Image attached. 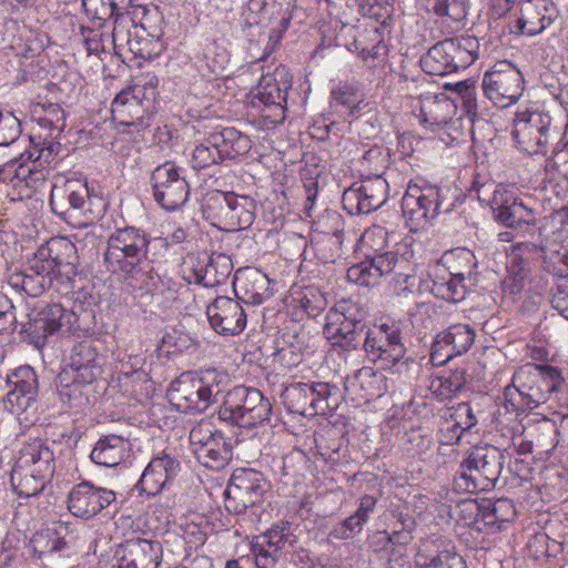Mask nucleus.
Returning <instances> with one entry per match:
<instances>
[{
	"label": "nucleus",
	"instance_id": "1",
	"mask_svg": "<svg viewBox=\"0 0 568 568\" xmlns=\"http://www.w3.org/2000/svg\"><path fill=\"white\" fill-rule=\"evenodd\" d=\"M150 245L151 237L143 230L134 226L116 229L108 237L103 253L106 268L122 276L123 282L133 291L153 293L160 277L150 264Z\"/></svg>",
	"mask_w": 568,
	"mask_h": 568
},
{
	"label": "nucleus",
	"instance_id": "2",
	"mask_svg": "<svg viewBox=\"0 0 568 568\" xmlns=\"http://www.w3.org/2000/svg\"><path fill=\"white\" fill-rule=\"evenodd\" d=\"M564 378L557 367L527 363L515 371L511 384L504 389V406L516 417L537 408L557 392Z\"/></svg>",
	"mask_w": 568,
	"mask_h": 568
},
{
	"label": "nucleus",
	"instance_id": "3",
	"mask_svg": "<svg viewBox=\"0 0 568 568\" xmlns=\"http://www.w3.org/2000/svg\"><path fill=\"white\" fill-rule=\"evenodd\" d=\"M230 383V375L216 368L200 372L196 375L182 374L168 389V398L178 410L204 412L216 402Z\"/></svg>",
	"mask_w": 568,
	"mask_h": 568
},
{
	"label": "nucleus",
	"instance_id": "4",
	"mask_svg": "<svg viewBox=\"0 0 568 568\" xmlns=\"http://www.w3.org/2000/svg\"><path fill=\"white\" fill-rule=\"evenodd\" d=\"M506 455L489 444L476 445L466 452L454 479L457 491L476 493L495 487L504 469Z\"/></svg>",
	"mask_w": 568,
	"mask_h": 568
},
{
	"label": "nucleus",
	"instance_id": "5",
	"mask_svg": "<svg viewBox=\"0 0 568 568\" xmlns=\"http://www.w3.org/2000/svg\"><path fill=\"white\" fill-rule=\"evenodd\" d=\"M271 400L263 393L243 385L229 390L219 409V418L243 428H254L270 422Z\"/></svg>",
	"mask_w": 568,
	"mask_h": 568
},
{
	"label": "nucleus",
	"instance_id": "6",
	"mask_svg": "<svg viewBox=\"0 0 568 568\" xmlns=\"http://www.w3.org/2000/svg\"><path fill=\"white\" fill-rule=\"evenodd\" d=\"M406 347L402 342L400 329L394 323H383L368 328L365 339V353L372 362H382V365L394 374L403 375L409 372L415 361L406 355Z\"/></svg>",
	"mask_w": 568,
	"mask_h": 568
},
{
	"label": "nucleus",
	"instance_id": "7",
	"mask_svg": "<svg viewBox=\"0 0 568 568\" xmlns=\"http://www.w3.org/2000/svg\"><path fill=\"white\" fill-rule=\"evenodd\" d=\"M254 207V201L250 196L216 191L206 199L203 214L219 230L235 232L253 223Z\"/></svg>",
	"mask_w": 568,
	"mask_h": 568
},
{
	"label": "nucleus",
	"instance_id": "8",
	"mask_svg": "<svg viewBox=\"0 0 568 568\" xmlns=\"http://www.w3.org/2000/svg\"><path fill=\"white\" fill-rule=\"evenodd\" d=\"M513 138L517 148L527 154H546L548 145L560 140L558 128L548 112L527 109L516 113Z\"/></svg>",
	"mask_w": 568,
	"mask_h": 568
},
{
	"label": "nucleus",
	"instance_id": "9",
	"mask_svg": "<svg viewBox=\"0 0 568 568\" xmlns=\"http://www.w3.org/2000/svg\"><path fill=\"white\" fill-rule=\"evenodd\" d=\"M477 49L478 42L473 37L448 38L434 44L422 57L420 65L428 74H450L474 63Z\"/></svg>",
	"mask_w": 568,
	"mask_h": 568
},
{
	"label": "nucleus",
	"instance_id": "10",
	"mask_svg": "<svg viewBox=\"0 0 568 568\" xmlns=\"http://www.w3.org/2000/svg\"><path fill=\"white\" fill-rule=\"evenodd\" d=\"M450 210L445 205V195L434 185H408L403 199L402 211L410 231L417 232L429 224L439 213Z\"/></svg>",
	"mask_w": 568,
	"mask_h": 568
},
{
	"label": "nucleus",
	"instance_id": "11",
	"mask_svg": "<svg viewBox=\"0 0 568 568\" xmlns=\"http://www.w3.org/2000/svg\"><path fill=\"white\" fill-rule=\"evenodd\" d=\"M408 267L407 261L398 257L397 253L385 252L351 266L346 277L361 286H374L378 284L381 277L394 273L395 281L403 280L406 284L405 288H408L415 281L413 275L405 272Z\"/></svg>",
	"mask_w": 568,
	"mask_h": 568
},
{
	"label": "nucleus",
	"instance_id": "12",
	"mask_svg": "<svg viewBox=\"0 0 568 568\" xmlns=\"http://www.w3.org/2000/svg\"><path fill=\"white\" fill-rule=\"evenodd\" d=\"M11 389L4 398L6 408L21 422L33 423L38 410V376L31 366H20L8 376Z\"/></svg>",
	"mask_w": 568,
	"mask_h": 568
},
{
	"label": "nucleus",
	"instance_id": "13",
	"mask_svg": "<svg viewBox=\"0 0 568 568\" xmlns=\"http://www.w3.org/2000/svg\"><path fill=\"white\" fill-rule=\"evenodd\" d=\"M78 260L77 247L70 240L52 237L34 253V267L63 283L75 276Z\"/></svg>",
	"mask_w": 568,
	"mask_h": 568
},
{
	"label": "nucleus",
	"instance_id": "14",
	"mask_svg": "<svg viewBox=\"0 0 568 568\" xmlns=\"http://www.w3.org/2000/svg\"><path fill=\"white\" fill-rule=\"evenodd\" d=\"M481 87L495 105L506 108L523 95L524 77L511 62L503 60L484 73Z\"/></svg>",
	"mask_w": 568,
	"mask_h": 568
},
{
	"label": "nucleus",
	"instance_id": "15",
	"mask_svg": "<svg viewBox=\"0 0 568 568\" xmlns=\"http://www.w3.org/2000/svg\"><path fill=\"white\" fill-rule=\"evenodd\" d=\"M267 489L268 484L262 473L252 468H237L224 491L225 508L229 513L242 514L262 501Z\"/></svg>",
	"mask_w": 568,
	"mask_h": 568
},
{
	"label": "nucleus",
	"instance_id": "16",
	"mask_svg": "<svg viewBox=\"0 0 568 568\" xmlns=\"http://www.w3.org/2000/svg\"><path fill=\"white\" fill-rule=\"evenodd\" d=\"M154 88L139 87L122 90L113 100L112 119L119 125L134 126L140 130L146 123L153 108Z\"/></svg>",
	"mask_w": 568,
	"mask_h": 568
},
{
	"label": "nucleus",
	"instance_id": "17",
	"mask_svg": "<svg viewBox=\"0 0 568 568\" xmlns=\"http://www.w3.org/2000/svg\"><path fill=\"white\" fill-rule=\"evenodd\" d=\"M111 37L114 53L122 59L129 54L143 60L158 55L159 41L145 34V29L134 24L130 18H118Z\"/></svg>",
	"mask_w": 568,
	"mask_h": 568
},
{
	"label": "nucleus",
	"instance_id": "18",
	"mask_svg": "<svg viewBox=\"0 0 568 568\" xmlns=\"http://www.w3.org/2000/svg\"><path fill=\"white\" fill-rule=\"evenodd\" d=\"M77 320L75 313L65 310L60 304H48L30 315L27 323L21 324V332L28 335L37 348H41L49 335L59 331L70 332Z\"/></svg>",
	"mask_w": 568,
	"mask_h": 568
},
{
	"label": "nucleus",
	"instance_id": "19",
	"mask_svg": "<svg viewBox=\"0 0 568 568\" xmlns=\"http://www.w3.org/2000/svg\"><path fill=\"white\" fill-rule=\"evenodd\" d=\"M150 181L155 202L166 211L181 207L189 199L190 185L172 162L158 165L152 171Z\"/></svg>",
	"mask_w": 568,
	"mask_h": 568
},
{
	"label": "nucleus",
	"instance_id": "20",
	"mask_svg": "<svg viewBox=\"0 0 568 568\" xmlns=\"http://www.w3.org/2000/svg\"><path fill=\"white\" fill-rule=\"evenodd\" d=\"M37 124L39 130L30 136V142L41 161H53L61 150L57 139L65 128L64 110L59 104H49L44 108V114L38 118Z\"/></svg>",
	"mask_w": 568,
	"mask_h": 568
},
{
	"label": "nucleus",
	"instance_id": "21",
	"mask_svg": "<svg viewBox=\"0 0 568 568\" xmlns=\"http://www.w3.org/2000/svg\"><path fill=\"white\" fill-rule=\"evenodd\" d=\"M388 183L381 175L354 183L344 191L342 203L352 215L368 214L379 209L387 200Z\"/></svg>",
	"mask_w": 568,
	"mask_h": 568
},
{
	"label": "nucleus",
	"instance_id": "22",
	"mask_svg": "<svg viewBox=\"0 0 568 568\" xmlns=\"http://www.w3.org/2000/svg\"><path fill=\"white\" fill-rule=\"evenodd\" d=\"M233 263L224 253H212L203 257H189L184 263V278L205 287L224 283L231 275Z\"/></svg>",
	"mask_w": 568,
	"mask_h": 568
},
{
	"label": "nucleus",
	"instance_id": "23",
	"mask_svg": "<svg viewBox=\"0 0 568 568\" xmlns=\"http://www.w3.org/2000/svg\"><path fill=\"white\" fill-rule=\"evenodd\" d=\"M292 87V75L285 67H278L272 73L263 74L255 88L254 98L266 106L273 108V122L285 119L287 92Z\"/></svg>",
	"mask_w": 568,
	"mask_h": 568
},
{
	"label": "nucleus",
	"instance_id": "24",
	"mask_svg": "<svg viewBox=\"0 0 568 568\" xmlns=\"http://www.w3.org/2000/svg\"><path fill=\"white\" fill-rule=\"evenodd\" d=\"M206 316L214 332L223 336L241 334L247 322L242 304L229 296H217L206 307Z\"/></svg>",
	"mask_w": 568,
	"mask_h": 568
},
{
	"label": "nucleus",
	"instance_id": "25",
	"mask_svg": "<svg viewBox=\"0 0 568 568\" xmlns=\"http://www.w3.org/2000/svg\"><path fill=\"white\" fill-rule=\"evenodd\" d=\"M115 500V493L111 489L94 486L84 480L75 485L68 497V508L72 515L89 519Z\"/></svg>",
	"mask_w": 568,
	"mask_h": 568
},
{
	"label": "nucleus",
	"instance_id": "26",
	"mask_svg": "<svg viewBox=\"0 0 568 568\" xmlns=\"http://www.w3.org/2000/svg\"><path fill=\"white\" fill-rule=\"evenodd\" d=\"M113 559L116 568H158L162 560V546L159 541L131 539L121 544Z\"/></svg>",
	"mask_w": 568,
	"mask_h": 568
},
{
	"label": "nucleus",
	"instance_id": "27",
	"mask_svg": "<svg viewBox=\"0 0 568 568\" xmlns=\"http://www.w3.org/2000/svg\"><path fill=\"white\" fill-rule=\"evenodd\" d=\"M180 470V460L171 454L162 453L150 460L135 488L140 494L155 496L171 485Z\"/></svg>",
	"mask_w": 568,
	"mask_h": 568
},
{
	"label": "nucleus",
	"instance_id": "28",
	"mask_svg": "<svg viewBox=\"0 0 568 568\" xmlns=\"http://www.w3.org/2000/svg\"><path fill=\"white\" fill-rule=\"evenodd\" d=\"M458 261L465 263V270H459L457 266H452L450 278L446 283L435 284L437 295L442 298L454 303L462 302L467 292L476 285V267L477 260L470 250H458Z\"/></svg>",
	"mask_w": 568,
	"mask_h": 568
},
{
	"label": "nucleus",
	"instance_id": "29",
	"mask_svg": "<svg viewBox=\"0 0 568 568\" xmlns=\"http://www.w3.org/2000/svg\"><path fill=\"white\" fill-rule=\"evenodd\" d=\"M296 542V536L291 531V524L281 521L273 525L262 536L257 537L253 544V550L256 555V566L267 568L274 566L277 556L286 547H293Z\"/></svg>",
	"mask_w": 568,
	"mask_h": 568
},
{
	"label": "nucleus",
	"instance_id": "30",
	"mask_svg": "<svg viewBox=\"0 0 568 568\" xmlns=\"http://www.w3.org/2000/svg\"><path fill=\"white\" fill-rule=\"evenodd\" d=\"M557 18L558 11L551 0H526L520 4L516 32L525 36L539 34Z\"/></svg>",
	"mask_w": 568,
	"mask_h": 568
},
{
	"label": "nucleus",
	"instance_id": "31",
	"mask_svg": "<svg viewBox=\"0 0 568 568\" xmlns=\"http://www.w3.org/2000/svg\"><path fill=\"white\" fill-rule=\"evenodd\" d=\"M88 201V185L78 180L67 181L61 186L54 185L50 195L52 211L63 219L71 216L72 212L80 211L85 213L89 211L85 207Z\"/></svg>",
	"mask_w": 568,
	"mask_h": 568
},
{
	"label": "nucleus",
	"instance_id": "32",
	"mask_svg": "<svg viewBox=\"0 0 568 568\" xmlns=\"http://www.w3.org/2000/svg\"><path fill=\"white\" fill-rule=\"evenodd\" d=\"M99 342L83 339L77 343L70 352V373H77L87 382H95L100 375Z\"/></svg>",
	"mask_w": 568,
	"mask_h": 568
},
{
	"label": "nucleus",
	"instance_id": "33",
	"mask_svg": "<svg viewBox=\"0 0 568 568\" xmlns=\"http://www.w3.org/2000/svg\"><path fill=\"white\" fill-rule=\"evenodd\" d=\"M367 329L358 310L349 303L342 301L327 314V322L324 325L323 333L325 336H334L336 334L362 333L367 332Z\"/></svg>",
	"mask_w": 568,
	"mask_h": 568
},
{
	"label": "nucleus",
	"instance_id": "34",
	"mask_svg": "<svg viewBox=\"0 0 568 568\" xmlns=\"http://www.w3.org/2000/svg\"><path fill=\"white\" fill-rule=\"evenodd\" d=\"M14 465L32 468L37 474L53 475L54 454L45 442L34 438L21 447Z\"/></svg>",
	"mask_w": 568,
	"mask_h": 568
},
{
	"label": "nucleus",
	"instance_id": "35",
	"mask_svg": "<svg viewBox=\"0 0 568 568\" xmlns=\"http://www.w3.org/2000/svg\"><path fill=\"white\" fill-rule=\"evenodd\" d=\"M58 394L61 402L71 408L80 409L89 404L94 382H87L79 374L64 371L59 375Z\"/></svg>",
	"mask_w": 568,
	"mask_h": 568
},
{
	"label": "nucleus",
	"instance_id": "36",
	"mask_svg": "<svg viewBox=\"0 0 568 568\" xmlns=\"http://www.w3.org/2000/svg\"><path fill=\"white\" fill-rule=\"evenodd\" d=\"M129 453V442L114 434L100 438L90 455L91 460L100 466L115 467L123 462Z\"/></svg>",
	"mask_w": 568,
	"mask_h": 568
},
{
	"label": "nucleus",
	"instance_id": "37",
	"mask_svg": "<svg viewBox=\"0 0 568 568\" xmlns=\"http://www.w3.org/2000/svg\"><path fill=\"white\" fill-rule=\"evenodd\" d=\"M501 196L503 194L494 191L491 200L494 216L499 223L506 227H518L523 224L535 223L534 213L530 209L516 200H513L510 203L507 201L503 202L500 200Z\"/></svg>",
	"mask_w": 568,
	"mask_h": 568
},
{
	"label": "nucleus",
	"instance_id": "38",
	"mask_svg": "<svg viewBox=\"0 0 568 568\" xmlns=\"http://www.w3.org/2000/svg\"><path fill=\"white\" fill-rule=\"evenodd\" d=\"M222 162L245 155L252 149L251 139L234 128L212 132Z\"/></svg>",
	"mask_w": 568,
	"mask_h": 568
},
{
	"label": "nucleus",
	"instance_id": "39",
	"mask_svg": "<svg viewBox=\"0 0 568 568\" xmlns=\"http://www.w3.org/2000/svg\"><path fill=\"white\" fill-rule=\"evenodd\" d=\"M268 277L257 270H250L241 276H236L234 286L241 293V298L252 305H260L267 296Z\"/></svg>",
	"mask_w": 568,
	"mask_h": 568
},
{
	"label": "nucleus",
	"instance_id": "40",
	"mask_svg": "<svg viewBox=\"0 0 568 568\" xmlns=\"http://www.w3.org/2000/svg\"><path fill=\"white\" fill-rule=\"evenodd\" d=\"M53 475L37 474L32 468L13 465L11 470V485L20 497L38 496L50 481Z\"/></svg>",
	"mask_w": 568,
	"mask_h": 568
},
{
	"label": "nucleus",
	"instance_id": "41",
	"mask_svg": "<svg viewBox=\"0 0 568 568\" xmlns=\"http://www.w3.org/2000/svg\"><path fill=\"white\" fill-rule=\"evenodd\" d=\"M366 333L336 334L326 338L331 342L332 351L343 357L346 363L358 364L363 351L365 352Z\"/></svg>",
	"mask_w": 568,
	"mask_h": 568
},
{
	"label": "nucleus",
	"instance_id": "42",
	"mask_svg": "<svg viewBox=\"0 0 568 568\" xmlns=\"http://www.w3.org/2000/svg\"><path fill=\"white\" fill-rule=\"evenodd\" d=\"M232 447L224 436H217V439L209 442L194 454L199 463L211 469L224 468L232 459Z\"/></svg>",
	"mask_w": 568,
	"mask_h": 568
},
{
	"label": "nucleus",
	"instance_id": "43",
	"mask_svg": "<svg viewBox=\"0 0 568 568\" xmlns=\"http://www.w3.org/2000/svg\"><path fill=\"white\" fill-rule=\"evenodd\" d=\"M313 397V408H311V415H328L335 412L341 403V389L336 385L328 383H310Z\"/></svg>",
	"mask_w": 568,
	"mask_h": 568
},
{
	"label": "nucleus",
	"instance_id": "44",
	"mask_svg": "<svg viewBox=\"0 0 568 568\" xmlns=\"http://www.w3.org/2000/svg\"><path fill=\"white\" fill-rule=\"evenodd\" d=\"M19 160L21 163L16 169L14 176L20 181H24L27 185L36 184L39 181H44V165L52 162L41 161L38 158L37 150L33 148V143H31V148L29 150L20 154Z\"/></svg>",
	"mask_w": 568,
	"mask_h": 568
},
{
	"label": "nucleus",
	"instance_id": "45",
	"mask_svg": "<svg viewBox=\"0 0 568 568\" xmlns=\"http://www.w3.org/2000/svg\"><path fill=\"white\" fill-rule=\"evenodd\" d=\"M416 568H467L464 558L453 549L418 551L415 557Z\"/></svg>",
	"mask_w": 568,
	"mask_h": 568
},
{
	"label": "nucleus",
	"instance_id": "46",
	"mask_svg": "<svg viewBox=\"0 0 568 568\" xmlns=\"http://www.w3.org/2000/svg\"><path fill=\"white\" fill-rule=\"evenodd\" d=\"M515 516V507L511 500L507 498L483 499L481 524L485 527H495L509 521Z\"/></svg>",
	"mask_w": 568,
	"mask_h": 568
},
{
	"label": "nucleus",
	"instance_id": "47",
	"mask_svg": "<svg viewBox=\"0 0 568 568\" xmlns=\"http://www.w3.org/2000/svg\"><path fill=\"white\" fill-rule=\"evenodd\" d=\"M442 333L457 356L469 351L476 336L474 328L466 323L452 324Z\"/></svg>",
	"mask_w": 568,
	"mask_h": 568
},
{
	"label": "nucleus",
	"instance_id": "48",
	"mask_svg": "<svg viewBox=\"0 0 568 568\" xmlns=\"http://www.w3.org/2000/svg\"><path fill=\"white\" fill-rule=\"evenodd\" d=\"M286 398L288 400V409L292 413L300 414L302 416H312L311 408L315 398L308 383H297L291 385L286 389Z\"/></svg>",
	"mask_w": 568,
	"mask_h": 568
},
{
	"label": "nucleus",
	"instance_id": "49",
	"mask_svg": "<svg viewBox=\"0 0 568 568\" xmlns=\"http://www.w3.org/2000/svg\"><path fill=\"white\" fill-rule=\"evenodd\" d=\"M220 153L216 150L212 133L197 143L192 153V166L195 170H202L222 162Z\"/></svg>",
	"mask_w": 568,
	"mask_h": 568
},
{
	"label": "nucleus",
	"instance_id": "50",
	"mask_svg": "<svg viewBox=\"0 0 568 568\" xmlns=\"http://www.w3.org/2000/svg\"><path fill=\"white\" fill-rule=\"evenodd\" d=\"M34 256L30 261V267L28 273H23L21 275V281L18 285L31 296H38L44 292V290L50 286L53 282V278L50 276V273H44L37 271L34 267Z\"/></svg>",
	"mask_w": 568,
	"mask_h": 568
},
{
	"label": "nucleus",
	"instance_id": "51",
	"mask_svg": "<svg viewBox=\"0 0 568 568\" xmlns=\"http://www.w3.org/2000/svg\"><path fill=\"white\" fill-rule=\"evenodd\" d=\"M426 7L439 17L462 21L467 16L466 0H426Z\"/></svg>",
	"mask_w": 568,
	"mask_h": 568
},
{
	"label": "nucleus",
	"instance_id": "52",
	"mask_svg": "<svg viewBox=\"0 0 568 568\" xmlns=\"http://www.w3.org/2000/svg\"><path fill=\"white\" fill-rule=\"evenodd\" d=\"M545 170L548 173L568 178V140H558L552 149L551 155L546 160Z\"/></svg>",
	"mask_w": 568,
	"mask_h": 568
},
{
	"label": "nucleus",
	"instance_id": "53",
	"mask_svg": "<svg viewBox=\"0 0 568 568\" xmlns=\"http://www.w3.org/2000/svg\"><path fill=\"white\" fill-rule=\"evenodd\" d=\"M217 436H223V434L215 428L213 423L209 419H201L190 430L189 438L193 454L199 452L202 446H206L209 442L217 439Z\"/></svg>",
	"mask_w": 568,
	"mask_h": 568
},
{
	"label": "nucleus",
	"instance_id": "54",
	"mask_svg": "<svg viewBox=\"0 0 568 568\" xmlns=\"http://www.w3.org/2000/svg\"><path fill=\"white\" fill-rule=\"evenodd\" d=\"M458 520L465 526L481 530L483 500L465 499L456 505Z\"/></svg>",
	"mask_w": 568,
	"mask_h": 568
},
{
	"label": "nucleus",
	"instance_id": "55",
	"mask_svg": "<svg viewBox=\"0 0 568 568\" xmlns=\"http://www.w3.org/2000/svg\"><path fill=\"white\" fill-rule=\"evenodd\" d=\"M20 134V120L12 112L0 110V146L13 144Z\"/></svg>",
	"mask_w": 568,
	"mask_h": 568
},
{
	"label": "nucleus",
	"instance_id": "56",
	"mask_svg": "<svg viewBox=\"0 0 568 568\" xmlns=\"http://www.w3.org/2000/svg\"><path fill=\"white\" fill-rule=\"evenodd\" d=\"M359 101L357 91L352 85H339L331 92V106L336 111H349L356 106Z\"/></svg>",
	"mask_w": 568,
	"mask_h": 568
},
{
	"label": "nucleus",
	"instance_id": "57",
	"mask_svg": "<svg viewBox=\"0 0 568 568\" xmlns=\"http://www.w3.org/2000/svg\"><path fill=\"white\" fill-rule=\"evenodd\" d=\"M87 13L92 14L98 20H109L114 18H125L119 12V7L111 0H82Z\"/></svg>",
	"mask_w": 568,
	"mask_h": 568
},
{
	"label": "nucleus",
	"instance_id": "58",
	"mask_svg": "<svg viewBox=\"0 0 568 568\" xmlns=\"http://www.w3.org/2000/svg\"><path fill=\"white\" fill-rule=\"evenodd\" d=\"M457 93L460 95L463 108L471 121L480 115L479 104L477 101L476 87L474 82H458L455 85Z\"/></svg>",
	"mask_w": 568,
	"mask_h": 568
},
{
	"label": "nucleus",
	"instance_id": "59",
	"mask_svg": "<svg viewBox=\"0 0 568 568\" xmlns=\"http://www.w3.org/2000/svg\"><path fill=\"white\" fill-rule=\"evenodd\" d=\"M203 58L206 60L210 71L219 75L225 69L227 57L224 50L219 51V45L215 40H207L203 48Z\"/></svg>",
	"mask_w": 568,
	"mask_h": 568
},
{
	"label": "nucleus",
	"instance_id": "60",
	"mask_svg": "<svg viewBox=\"0 0 568 568\" xmlns=\"http://www.w3.org/2000/svg\"><path fill=\"white\" fill-rule=\"evenodd\" d=\"M457 356L447 339L443 337V333H438L430 348V362L434 366H442L449 359Z\"/></svg>",
	"mask_w": 568,
	"mask_h": 568
},
{
	"label": "nucleus",
	"instance_id": "61",
	"mask_svg": "<svg viewBox=\"0 0 568 568\" xmlns=\"http://www.w3.org/2000/svg\"><path fill=\"white\" fill-rule=\"evenodd\" d=\"M18 324L11 300L0 293V334L16 331Z\"/></svg>",
	"mask_w": 568,
	"mask_h": 568
},
{
	"label": "nucleus",
	"instance_id": "62",
	"mask_svg": "<svg viewBox=\"0 0 568 568\" xmlns=\"http://www.w3.org/2000/svg\"><path fill=\"white\" fill-rule=\"evenodd\" d=\"M300 305L310 317H316L324 311L326 301L320 292L308 290L301 297Z\"/></svg>",
	"mask_w": 568,
	"mask_h": 568
},
{
	"label": "nucleus",
	"instance_id": "63",
	"mask_svg": "<svg viewBox=\"0 0 568 568\" xmlns=\"http://www.w3.org/2000/svg\"><path fill=\"white\" fill-rule=\"evenodd\" d=\"M316 225L321 232L339 237V234L343 232L344 221L336 211H325L316 222Z\"/></svg>",
	"mask_w": 568,
	"mask_h": 568
},
{
	"label": "nucleus",
	"instance_id": "64",
	"mask_svg": "<svg viewBox=\"0 0 568 568\" xmlns=\"http://www.w3.org/2000/svg\"><path fill=\"white\" fill-rule=\"evenodd\" d=\"M364 524L365 523L363 520H359V517L356 514H354L347 517L343 523L337 525L333 529L332 535L337 539L353 538L362 530Z\"/></svg>",
	"mask_w": 568,
	"mask_h": 568
}]
</instances>
